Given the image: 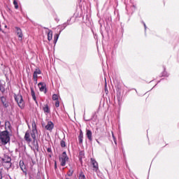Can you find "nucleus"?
I'll list each match as a JSON object with an SVG mask.
<instances>
[{
  "label": "nucleus",
  "mask_w": 179,
  "mask_h": 179,
  "mask_svg": "<svg viewBox=\"0 0 179 179\" xmlns=\"http://www.w3.org/2000/svg\"><path fill=\"white\" fill-rule=\"evenodd\" d=\"M37 135V128L36 127V123H32V131L31 132V136L34 139V150H38V143L36 142V136Z\"/></svg>",
  "instance_id": "obj_1"
},
{
  "label": "nucleus",
  "mask_w": 179,
  "mask_h": 179,
  "mask_svg": "<svg viewBox=\"0 0 179 179\" xmlns=\"http://www.w3.org/2000/svg\"><path fill=\"white\" fill-rule=\"evenodd\" d=\"M0 141L1 143L3 145H7L10 142V137L9 136V133L6 131H4L0 134Z\"/></svg>",
  "instance_id": "obj_2"
},
{
  "label": "nucleus",
  "mask_w": 179,
  "mask_h": 179,
  "mask_svg": "<svg viewBox=\"0 0 179 179\" xmlns=\"http://www.w3.org/2000/svg\"><path fill=\"white\" fill-rule=\"evenodd\" d=\"M69 160V158L68 157V155H66V152H64L62 155L59 157V162L61 166L63 167L66 164V162Z\"/></svg>",
  "instance_id": "obj_3"
},
{
  "label": "nucleus",
  "mask_w": 179,
  "mask_h": 179,
  "mask_svg": "<svg viewBox=\"0 0 179 179\" xmlns=\"http://www.w3.org/2000/svg\"><path fill=\"white\" fill-rule=\"evenodd\" d=\"M15 101H17L19 107L20 108H24V101H23V96L20 94H17L15 97Z\"/></svg>",
  "instance_id": "obj_4"
},
{
  "label": "nucleus",
  "mask_w": 179,
  "mask_h": 179,
  "mask_svg": "<svg viewBox=\"0 0 179 179\" xmlns=\"http://www.w3.org/2000/svg\"><path fill=\"white\" fill-rule=\"evenodd\" d=\"M43 110L46 115H50V114H51V108H50V106H48V104L43 106Z\"/></svg>",
  "instance_id": "obj_5"
},
{
  "label": "nucleus",
  "mask_w": 179,
  "mask_h": 179,
  "mask_svg": "<svg viewBox=\"0 0 179 179\" xmlns=\"http://www.w3.org/2000/svg\"><path fill=\"white\" fill-rule=\"evenodd\" d=\"M45 129L47 131H52V129H54V123L51 121H48L47 124L45 126Z\"/></svg>",
  "instance_id": "obj_6"
},
{
  "label": "nucleus",
  "mask_w": 179,
  "mask_h": 179,
  "mask_svg": "<svg viewBox=\"0 0 179 179\" xmlns=\"http://www.w3.org/2000/svg\"><path fill=\"white\" fill-rule=\"evenodd\" d=\"M38 87L40 90V92H44L45 93H47V88H45V83H39L38 84Z\"/></svg>",
  "instance_id": "obj_7"
},
{
  "label": "nucleus",
  "mask_w": 179,
  "mask_h": 179,
  "mask_svg": "<svg viewBox=\"0 0 179 179\" xmlns=\"http://www.w3.org/2000/svg\"><path fill=\"white\" fill-rule=\"evenodd\" d=\"M41 74V71H40V69H36L34 72L33 79L34 82H37V78L38 75Z\"/></svg>",
  "instance_id": "obj_8"
},
{
  "label": "nucleus",
  "mask_w": 179,
  "mask_h": 179,
  "mask_svg": "<svg viewBox=\"0 0 179 179\" xmlns=\"http://www.w3.org/2000/svg\"><path fill=\"white\" fill-rule=\"evenodd\" d=\"M20 167L25 175L27 174V169L26 168V165L23 161L20 162Z\"/></svg>",
  "instance_id": "obj_9"
},
{
  "label": "nucleus",
  "mask_w": 179,
  "mask_h": 179,
  "mask_svg": "<svg viewBox=\"0 0 179 179\" xmlns=\"http://www.w3.org/2000/svg\"><path fill=\"white\" fill-rule=\"evenodd\" d=\"M15 30L17 36L19 37V38L22 39L23 38V32L22 31V29L20 27H16Z\"/></svg>",
  "instance_id": "obj_10"
},
{
  "label": "nucleus",
  "mask_w": 179,
  "mask_h": 179,
  "mask_svg": "<svg viewBox=\"0 0 179 179\" xmlns=\"http://www.w3.org/2000/svg\"><path fill=\"white\" fill-rule=\"evenodd\" d=\"M24 139L28 143H30V142H31V138L30 137V131H27L25 133Z\"/></svg>",
  "instance_id": "obj_11"
},
{
  "label": "nucleus",
  "mask_w": 179,
  "mask_h": 179,
  "mask_svg": "<svg viewBox=\"0 0 179 179\" xmlns=\"http://www.w3.org/2000/svg\"><path fill=\"white\" fill-rule=\"evenodd\" d=\"M91 162L94 167V171H97V170H99V164H97V162L94 159H91Z\"/></svg>",
  "instance_id": "obj_12"
},
{
  "label": "nucleus",
  "mask_w": 179,
  "mask_h": 179,
  "mask_svg": "<svg viewBox=\"0 0 179 179\" xmlns=\"http://www.w3.org/2000/svg\"><path fill=\"white\" fill-rule=\"evenodd\" d=\"M86 136H87V138L89 139V141H93L92 131L86 130Z\"/></svg>",
  "instance_id": "obj_13"
},
{
  "label": "nucleus",
  "mask_w": 179,
  "mask_h": 179,
  "mask_svg": "<svg viewBox=\"0 0 179 179\" xmlns=\"http://www.w3.org/2000/svg\"><path fill=\"white\" fill-rule=\"evenodd\" d=\"M48 40L51 41L52 40V31L48 29Z\"/></svg>",
  "instance_id": "obj_14"
},
{
  "label": "nucleus",
  "mask_w": 179,
  "mask_h": 179,
  "mask_svg": "<svg viewBox=\"0 0 179 179\" xmlns=\"http://www.w3.org/2000/svg\"><path fill=\"white\" fill-rule=\"evenodd\" d=\"M31 94L32 99L34 100V101L37 104V98L36 97V93H34V90H33V88H31Z\"/></svg>",
  "instance_id": "obj_15"
},
{
  "label": "nucleus",
  "mask_w": 179,
  "mask_h": 179,
  "mask_svg": "<svg viewBox=\"0 0 179 179\" xmlns=\"http://www.w3.org/2000/svg\"><path fill=\"white\" fill-rule=\"evenodd\" d=\"M78 141L79 143H83V132L80 131V134L78 136Z\"/></svg>",
  "instance_id": "obj_16"
},
{
  "label": "nucleus",
  "mask_w": 179,
  "mask_h": 179,
  "mask_svg": "<svg viewBox=\"0 0 179 179\" xmlns=\"http://www.w3.org/2000/svg\"><path fill=\"white\" fill-rule=\"evenodd\" d=\"M1 102L5 107H8V103H6V99L4 96L1 97Z\"/></svg>",
  "instance_id": "obj_17"
},
{
  "label": "nucleus",
  "mask_w": 179,
  "mask_h": 179,
  "mask_svg": "<svg viewBox=\"0 0 179 179\" xmlns=\"http://www.w3.org/2000/svg\"><path fill=\"white\" fill-rule=\"evenodd\" d=\"M169 73H167V71H166V69H164V71L162 73V76H165L166 78L169 77Z\"/></svg>",
  "instance_id": "obj_18"
},
{
  "label": "nucleus",
  "mask_w": 179,
  "mask_h": 179,
  "mask_svg": "<svg viewBox=\"0 0 179 179\" xmlns=\"http://www.w3.org/2000/svg\"><path fill=\"white\" fill-rule=\"evenodd\" d=\"M78 179H86V176H85L84 173H83V172H81V173L79 174Z\"/></svg>",
  "instance_id": "obj_19"
},
{
  "label": "nucleus",
  "mask_w": 179,
  "mask_h": 179,
  "mask_svg": "<svg viewBox=\"0 0 179 179\" xmlns=\"http://www.w3.org/2000/svg\"><path fill=\"white\" fill-rule=\"evenodd\" d=\"M59 38V34H57L55 35V37H54L55 44H56L57 41H58Z\"/></svg>",
  "instance_id": "obj_20"
},
{
  "label": "nucleus",
  "mask_w": 179,
  "mask_h": 179,
  "mask_svg": "<svg viewBox=\"0 0 179 179\" xmlns=\"http://www.w3.org/2000/svg\"><path fill=\"white\" fill-rule=\"evenodd\" d=\"M59 97V96L57 94H55L52 95V100H54L55 101H58Z\"/></svg>",
  "instance_id": "obj_21"
},
{
  "label": "nucleus",
  "mask_w": 179,
  "mask_h": 179,
  "mask_svg": "<svg viewBox=\"0 0 179 179\" xmlns=\"http://www.w3.org/2000/svg\"><path fill=\"white\" fill-rule=\"evenodd\" d=\"M13 5H14L15 9H19V4L17 3V1L15 0L13 1Z\"/></svg>",
  "instance_id": "obj_22"
},
{
  "label": "nucleus",
  "mask_w": 179,
  "mask_h": 179,
  "mask_svg": "<svg viewBox=\"0 0 179 179\" xmlns=\"http://www.w3.org/2000/svg\"><path fill=\"white\" fill-rule=\"evenodd\" d=\"M60 145H61L62 148H65V146H66V144L65 143L64 140H62V141L60 142Z\"/></svg>",
  "instance_id": "obj_23"
},
{
  "label": "nucleus",
  "mask_w": 179,
  "mask_h": 179,
  "mask_svg": "<svg viewBox=\"0 0 179 179\" xmlns=\"http://www.w3.org/2000/svg\"><path fill=\"white\" fill-rule=\"evenodd\" d=\"M112 136L113 138L115 145H117V138H115V136H114V134H113V133H112Z\"/></svg>",
  "instance_id": "obj_24"
},
{
  "label": "nucleus",
  "mask_w": 179,
  "mask_h": 179,
  "mask_svg": "<svg viewBox=\"0 0 179 179\" xmlns=\"http://www.w3.org/2000/svg\"><path fill=\"white\" fill-rule=\"evenodd\" d=\"M55 107H59V101H55Z\"/></svg>",
  "instance_id": "obj_25"
},
{
  "label": "nucleus",
  "mask_w": 179,
  "mask_h": 179,
  "mask_svg": "<svg viewBox=\"0 0 179 179\" xmlns=\"http://www.w3.org/2000/svg\"><path fill=\"white\" fill-rule=\"evenodd\" d=\"M72 174H73V171H69V173H67V176H69V177H71Z\"/></svg>",
  "instance_id": "obj_26"
},
{
  "label": "nucleus",
  "mask_w": 179,
  "mask_h": 179,
  "mask_svg": "<svg viewBox=\"0 0 179 179\" xmlns=\"http://www.w3.org/2000/svg\"><path fill=\"white\" fill-rule=\"evenodd\" d=\"M10 160H11L10 157H7V160L5 162H6V163H10Z\"/></svg>",
  "instance_id": "obj_27"
},
{
  "label": "nucleus",
  "mask_w": 179,
  "mask_h": 179,
  "mask_svg": "<svg viewBox=\"0 0 179 179\" xmlns=\"http://www.w3.org/2000/svg\"><path fill=\"white\" fill-rule=\"evenodd\" d=\"M55 169H57V162H55Z\"/></svg>",
  "instance_id": "obj_28"
},
{
  "label": "nucleus",
  "mask_w": 179,
  "mask_h": 179,
  "mask_svg": "<svg viewBox=\"0 0 179 179\" xmlns=\"http://www.w3.org/2000/svg\"><path fill=\"white\" fill-rule=\"evenodd\" d=\"M48 150V152H51V148H48V150Z\"/></svg>",
  "instance_id": "obj_29"
},
{
  "label": "nucleus",
  "mask_w": 179,
  "mask_h": 179,
  "mask_svg": "<svg viewBox=\"0 0 179 179\" xmlns=\"http://www.w3.org/2000/svg\"><path fill=\"white\" fill-rule=\"evenodd\" d=\"M144 27L145 29H146V24H144Z\"/></svg>",
  "instance_id": "obj_30"
},
{
  "label": "nucleus",
  "mask_w": 179,
  "mask_h": 179,
  "mask_svg": "<svg viewBox=\"0 0 179 179\" xmlns=\"http://www.w3.org/2000/svg\"><path fill=\"white\" fill-rule=\"evenodd\" d=\"M5 28H6V29L8 28V26H7V25H5Z\"/></svg>",
  "instance_id": "obj_31"
},
{
  "label": "nucleus",
  "mask_w": 179,
  "mask_h": 179,
  "mask_svg": "<svg viewBox=\"0 0 179 179\" xmlns=\"http://www.w3.org/2000/svg\"><path fill=\"white\" fill-rule=\"evenodd\" d=\"M66 179H69V178H66Z\"/></svg>",
  "instance_id": "obj_32"
},
{
  "label": "nucleus",
  "mask_w": 179,
  "mask_h": 179,
  "mask_svg": "<svg viewBox=\"0 0 179 179\" xmlns=\"http://www.w3.org/2000/svg\"><path fill=\"white\" fill-rule=\"evenodd\" d=\"M0 179H2V178H0Z\"/></svg>",
  "instance_id": "obj_33"
},
{
  "label": "nucleus",
  "mask_w": 179,
  "mask_h": 179,
  "mask_svg": "<svg viewBox=\"0 0 179 179\" xmlns=\"http://www.w3.org/2000/svg\"><path fill=\"white\" fill-rule=\"evenodd\" d=\"M0 125H1V122H0Z\"/></svg>",
  "instance_id": "obj_34"
},
{
  "label": "nucleus",
  "mask_w": 179,
  "mask_h": 179,
  "mask_svg": "<svg viewBox=\"0 0 179 179\" xmlns=\"http://www.w3.org/2000/svg\"><path fill=\"white\" fill-rule=\"evenodd\" d=\"M0 30H1V28H0Z\"/></svg>",
  "instance_id": "obj_35"
}]
</instances>
